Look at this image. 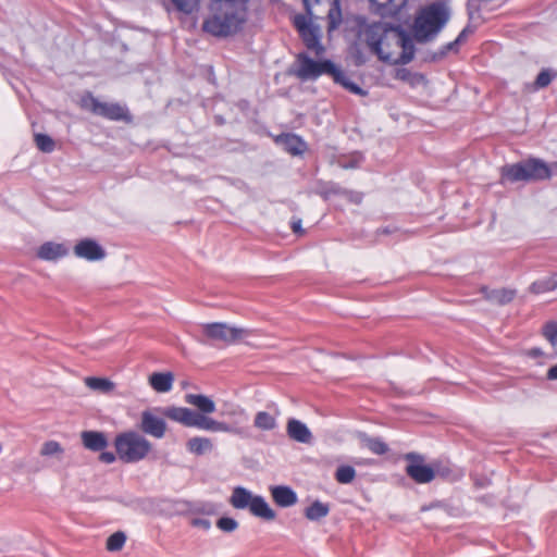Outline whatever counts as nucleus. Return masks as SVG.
Wrapping results in <instances>:
<instances>
[{
  "mask_svg": "<svg viewBox=\"0 0 557 557\" xmlns=\"http://www.w3.org/2000/svg\"><path fill=\"white\" fill-rule=\"evenodd\" d=\"M363 34L364 44L384 62L407 64L414 57L412 39L398 26L373 23Z\"/></svg>",
  "mask_w": 557,
  "mask_h": 557,
  "instance_id": "nucleus-1",
  "label": "nucleus"
},
{
  "mask_svg": "<svg viewBox=\"0 0 557 557\" xmlns=\"http://www.w3.org/2000/svg\"><path fill=\"white\" fill-rule=\"evenodd\" d=\"M249 0H212L211 14L203 21L202 29L215 37L237 33L246 22Z\"/></svg>",
  "mask_w": 557,
  "mask_h": 557,
  "instance_id": "nucleus-2",
  "label": "nucleus"
},
{
  "mask_svg": "<svg viewBox=\"0 0 557 557\" xmlns=\"http://www.w3.org/2000/svg\"><path fill=\"white\" fill-rule=\"evenodd\" d=\"M302 2L307 14H296L293 23L307 49L320 57L325 48L321 44V28L313 23V20L322 18L324 14L327 17L329 12L339 3L338 0H302Z\"/></svg>",
  "mask_w": 557,
  "mask_h": 557,
  "instance_id": "nucleus-3",
  "label": "nucleus"
},
{
  "mask_svg": "<svg viewBox=\"0 0 557 557\" xmlns=\"http://www.w3.org/2000/svg\"><path fill=\"white\" fill-rule=\"evenodd\" d=\"M450 18L448 5L441 1L422 7L416 14L412 35L418 42L432 41Z\"/></svg>",
  "mask_w": 557,
  "mask_h": 557,
  "instance_id": "nucleus-4",
  "label": "nucleus"
},
{
  "mask_svg": "<svg viewBox=\"0 0 557 557\" xmlns=\"http://www.w3.org/2000/svg\"><path fill=\"white\" fill-rule=\"evenodd\" d=\"M554 172H557V169L553 168V163L549 165L542 159L530 158L518 163L504 165L500 169V183L545 181L550 178Z\"/></svg>",
  "mask_w": 557,
  "mask_h": 557,
  "instance_id": "nucleus-5",
  "label": "nucleus"
},
{
  "mask_svg": "<svg viewBox=\"0 0 557 557\" xmlns=\"http://www.w3.org/2000/svg\"><path fill=\"white\" fill-rule=\"evenodd\" d=\"M114 446L116 456L126 463L145 459L152 448L151 443L135 431L119 434L115 437Z\"/></svg>",
  "mask_w": 557,
  "mask_h": 557,
  "instance_id": "nucleus-6",
  "label": "nucleus"
},
{
  "mask_svg": "<svg viewBox=\"0 0 557 557\" xmlns=\"http://www.w3.org/2000/svg\"><path fill=\"white\" fill-rule=\"evenodd\" d=\"M200 336L198 342L202 344H235L250 334L243 327L231 326L223 322L200 324Z\"/></svg>",
  "mask_w": 557,
  "mask_h": 557,
  "instance_id": "nucleus-7",
  "label": "nucleus"
},
{
  "mask_svg": "<svg viewBox=\"0 0 557 557\" xmlns=\"http://www.w3.org/2000/svg\"><path fill=\"white\" fill-rule=\"evenodd\" d=\"M327 18V33L331 34L335 30H342L347 36L357 37L360 41L364 42V32L370 25L366 24L364 18L358 15H344L339 4L329 12Z\"/></svg>",
  "mask_w": 557,
  "mask_h": 557,
  "instance_id": "nucleus-8",
  "label": "nucleus"
},
{
  "mask_svg": "<svg viewBox=\"0 0 557 557\" xmlns=\"http://www.w3.org/2000/svg\"><path fill=\"white\" fill-rule=\"evenodd\" d=\"M335 64L330 60L315 61L306 52L296 55V60L289 70V74L302 82L315 81L323 74L332 75Z\"/></svg>",
  "mask_w": 557,
  "mask_h": 557,
  "instance_id": "nucleus-9",
  "label": "nucleus"
},
{
  "mask_svg": "<svg viewBox=\"0 0 557 557\" xmlns=\"http://www.w3.org/2000/svg\"><path fill=\"white\" fill-rule=\"evenodd\" d=\"M81 107L108 120L131 121V115L125 107L114 102H102L89 92L82 97Z\"/></svg>",
  "mask_w": 557,
  "mask_h": 557,
  "instance_id": "nucleus-10",
  "label": "nucleus"
},
{
  "mask_svg": "<svg viewBox=\"0 0 557 557\" xmlns=\"http://www.w3.org/2000/svg\"><path fill=\"white\" fill-rule=\"evenodd\" d=\"M162 409L156 407L141 411L138 429L147 435L162 438L166 433V422L163 419Z\"/></svg>",
  "mask_w": 557,
  "mask_h": 557,
  "instance_id": "nucleus-11",
  "label": "nucleus"
},
{
  "mask_svg": "<svg viewBox=\"0 0 557 557\" xmlns=\"http://www.w3.org/2000/svg\"><path fill=\"white\" fill-rule=\"evenodd\" d=\"M406 459L410 461L406 467V473L417 483L423 484L429 483L435 478L434 470L423 463L422 456L409 453L406 455Z\"/></svg>",
  "mask_w": 557,
  "mask_h": 557,
  "instance_id": "nucleus-12",
  "label": "nucleus"
},
{
  "mask_svg": "<svg viewBox=\"0 0 557 557\" xmlns=\"http://www.w3.org/2000/svg\"><path fill=\"white\" fill-rule=\"evenodd\" d=\"M193 428H198L205 431L211 432H224L240 435L243 433L242 428L234 424H228L223 421H218L207 414L196 413L195 422Z\"/></svg>",
  "mask_w": 557,
  "mask_h": 557,
  "instance_id": "nucleus-13",
  "label": "nucleus"
},
{
  "mask_svg": "<svg viewBox=\"0 0 557 557\" xmlns=\"http://www.w3.org/2000/svg\"><path fill=\"white\" fill-rule=\"evenodd\" d=\"M74 253L76 257L88 261H99L106 257V250L91 238H84L77 242L74 246Z\"/></svg>",
  "mask_w": 557,
  "mask_h": 557,
  "instance_id": "nucleus-14",
  "label": "nucleus"
},
{
  "mask_svg": "<svg viewBox=\"0 0 557 557\" xmlns=\"http://www.w3.org/2000/svg\"><path fill=\"white\" fill-rule=\"evenodd\" d=\"M196 413V411L186 407L168 406L162 409V414L165 418L187 428L194 426Z\"/></svg>",
  "mask_w": 557,
  "mask_h": 557,
  "instance_id": "nucleus-15",
  "label": "nucleus"
},
{
  "mask_svg": "<svg viewBox=\"0 0 557 557\" xmlns=\"http://www.w3.org/2000/svg\"><path fill=\"white\" fill-rule=\"evenodd\" d=\"M81 440L84 447L91 451H102L108 446V438L99 431H83Z\"/></svg>",
  "mask_w": 557,
  "mask_h": 557,
  "instance_id": "nucleus-16",
  "label": "nucleus"
},
{
  "mask_svg": "<svg viewBox=\"0 0 557 557\" xmlns=\"http://www.w3.org/2000/svg\"><path fill=\"white\" fill-rule=\"evenodd\" d=\"M286 431L288 436L299 443H310L312 434L305 423L297 419H289L287 421Z\"/></svg>",
  "mask_w": 557,
  "mask_h": 557,
  "instance_id": "nucleus-17",
  "label": "nucleus"
},
{
  "mask_svg": "<svg viewBox=\"0 0 557 557\" xmlns=\"http://www.w3.org/2000/svg\"><path fill=\"white\" fill-rule=\"evenodd\" d=\"M185 401L195 407L200 414H211L215 411V403L206 395L202 394H186L184 397Z\"/></svg>",
  "mask_w": 557,
  "mask_h": 557,
  "instance_id": "nucleus-18",
  "label": "nucleus"
},
{
  "mask_svg": "<svg viewBox=\"0 0 557 557\" xmlns=\"http://www.w3.org/2000/svg\"><path fill=\"white\" fill-rule=\"evenodd\" d=\"M67 252L69 250L63 244L47 242L38 248L37 257L42 260L54 261L66 256Z\"/></svg>",
  "mask_w": 557,
  "mask_h": 557,
  "instance_id": "nucleus-19",
  "label": "nucleus"
},
{
  "mask_svg": "<svg viewBox=\"0 0 557 557\" xmlns=\"http://www.w3.org/2000/svg\"><path fill=\"white\" fill-rule=\"evenodd\" d=\"M270 492L273 500L280 507H290L297 503L296 493L288 486H272Z\"/></svg>",
  "mask_w": 557,
  "mask_h": 557,
  "instance_id": "nucleus-20",
  "label": "nucleus"
},
{
  "mask_svg": "<svg viewBox=\"0 0 557 557\" xmlns=\"http://www.w3.org/2000/svg\"><path fill=\"white\" fill-rule=\"evenodd\" d=\"M255 496L256 495H253L247 488L243 486H236L233 488L228 502L235 509H249Z\"/></svg>",
  "mask_w": 557,
  "mask_h": 557,
  "instance_id": "nucleus-21",
  "label": "nucleus"
},
{
  "mask_svg": "<svg viewBox=\"0 0 557 557\" xmlns=\"http://www.w3.org/2000/svg\"><path fill=\"white\" fill-rule=\"evenodd\" d=\"M249 511L251 515L261 518L267 521H272L276 518L275 511L269 506V504L265 502V499L260 496L256 495L251 506L249 508Z\"/></svg>",
  "mask_w": 557,
  "mask_h": 557,
  "instance_id": "nucleus-22",
  "label": "nucleus"
},
{
  "mask_svg": "<svg viewBox=\"0 0 557 557\" xmlns=\"http://www.w3.org/2000/svg\"><path fill=\"white\" fill-rule=\"evenodd\" d=\"M174 375L171 372H154L149 376L150 386L158 393H166L172 389Z\"/></svg>",
  "mask_w": 557,
  "mask_h": 557,
  "instance_id": "nucleus-23",
  "label": "nucleus"
},
{
  "mask_svg": "<svg viewBox=\"0 0 557 557\" xmlns=\"http://www.w3.org/2000/svg\"><path fill=\"white\" fill-rule=\"evenodd\" d=\"M375 5V12L382 16L396 15L407 0H370Z\"/></svg>",
  "mask_w": 557,
  "mask_h": 557,
  "instance_id": "nucleus-24",
  "label": "nucleus"
},
{
  "mask_svg": "<svg viewBox=\"0 0 557 557\" xmlns=\"http://www.w3.org/2000/svg\"><path fill=\"white\" fill-rule=\"evenodd\" d=\"M84 383L91 391L103 395H109L115 389V383L108 377L87 376Z\"/></svg>",
  "mask_w": 557,
  "mask_h": 557,
  "instance_id": "nucleus-25",
  "label": "nucleus"
},
{
  "mask_svg": "<svg viewBox=\"0 0 557 557\" xmlns=\"http://www.w3.org/2000/svg\"><path fill=\"white\" fill-rule=\"evenodd\" d=\"M482 293L484 294V297L490 300L491 302L497 304V305H506L510 302L515 298V290L507 289V288H499V289H487L486 287L482 288Z\"/></svg>",
  "mask_w": 557,
  "mask_h": 557,
  "instance_id": "nucleus-26",
  "label": "nucleus"
},
{
  "mask_svg": "<svg viewBox=\"0 0 557 557\" xmlns=\"http://www.w3.org/2000/svg\"><path fill=\"white\" fill-rule=\"evenodd\" d=\"M277 141L282 144L283 148L287 152L294 156L301 154L306 149V144L300 139V137L293 134L278 137Z\"/></svg>",
  "mask_w": 557,
  "mask_h": 557,
  "instance_id": "nucleus-27",
  "label": "nucleus"
},
{
  "mask_svg": "<svg viewBox=\"0 0 557 557\" xmlns=\"http://www.w3.org/2000/svg\"><path fill=\"white\" fill-rule=\"evenodd\" d=\"M186 447L190 453L201 456L213 449V443L209 437L195 436L187 441Z\"/></svg>",
  "mask_w": 557,
  "mask_h": 557,
  "instance_id": "nucleus-28",
  "label": "nucleus"
},
{
  "mask_svg": "<svg viewBox=\"0 0 557 557\" xmlns=\"http://www.w3.org/2000/svg\"><path fill=\"white\" fill-rule=\"evenodd\" d=\"M335 83L342 85L345 89L349 90L355 95L364 96L367 92L362 90L356 83L351 82L349 77L336 66L331 75Z\"/></svg>",
  "mask_w": 557,
  "mask_h": 557,
  "instance_id": "nucleus-29",
  "label": "nucleus"
},
{
  "mask_svg": "<svg viewBox=\"0 0 557 557\" xmlns=\"http://www.w3.org/2000/svg\"><path fill=\"white\" fill-rule=\"evenodd\" d=\"M39 455L45 458H55L57 460H61L64 455V448L57 441H47L42 443Z\"/></svg>",
  "mask_w": 557,
  "mask_h": 557,
  "instance_id": "nucleus-30",
  "label": "nucleus"
},
{
  "mask_svg": "<svg viewBox=\"0 0 557 557\" xmlns=\"http://www.w3.org/2000/svg\"><path fill=\"white\" fill-rule=\"evenodd\" d=\"M330 512V506L320 500H314L305 509V517L310 521H318L326 517Z\"/></svg>",
  "mask_w": 557,
  "mask_h": 557,
  "instance_id": "nucleus-31",
  "label": "nucleus"
},
{
  "mask_svg": "<svg viewBox=\"0 0 557 557\" xmlns=\"http://www.w3.org/2000/svg\"><path fill=\"white\" fill-rule=\"evenodd\" d=\"M361 444L375 455H384L388 451V446L380 438L362 435Z\"/></svg>",
  "mask_w": 557,
  "mask_h": 557,
  "instance_id": "nucleus-32",
  "label": "nucleus"
},
{
  "mask_svg": "<svg viewBox=\"0 0 557 557\" xmlns=\"http://www.w3.org/2000/svg\"><path fill=\"white\" fill-rule=\"evenodd\" d=\"M253 424L262 431H271L276 428V420L273 416L265 411L257 412Z\"/></svg>",
  "mask_w": 557,
  "mask_h": 557,
  "instance_id": "nucleus-33",
  "label": "nucleus"
},
{
  "mask_svg": "<svg viewBox=\"0 0 557 557\" xmlns=\"http://www.w3.org/2000/svg\"><path fill=\"white\" fill-rule=\"evenodd\" d=\"M356 478V470L351 466H341L335 472V479L341 484H349Z\"/></svg>",
  "mask_w": 557,
  "mask_h": 557,
  "instance_id": "nucleus-34",
  "label": "nucleus"
},
{
  "mask_svg": "<svg viewBox=\"0 0 557 557\" xmlns=\"http://www.w3.org/2000/svg\"><path fill=\"white\" fill-rule=\"evenodd\" d=\"M125 541L126 535L117 531L108 537L106 547L110 552H119L123 548Z\"/></svg>",
  "mask_w": 557,
  "mask_h": 557,
  "instance_id": "nucleus-35",
  "label": "nucleus"
},
{
  "mask_svg": "<svg viewBox=\"0 0 557 557\" xmlns=\"http://www.w3.org/2000/svg\"><path fill=\"white\" fill-rule=\"evenodd\" d=\"M171 2L177 11L186 14L196 11L200 4V0H171Z\"/></svg>",
  "mask_w": 557,
  "mask_h": 557,
  "instance_id": "nucleus-36",
  "label": "nucleus"
},
{
  "mask_svg": "<svg viewBox=\"0 0 557 557\" xmlns=\"http://www.w3.org/2000/svg\"><path fill=\"white\" fill-rule=\"evenodd\" d=\"M35 143L39 150L42 152H52L54 150V141L53 139L45 134H36L35 135Z\"/></svg>",
  "mask_w": 557,
  "mask_h": 557,
  "instance_id": "nucleus-37",
  "label": "nucleus"
},
{
  "mask_svg": "<svg viewBox=\"0 0 557 557\" xmlns=\"http://www.w3.org/2000/svg\"><path fill=\"white\" fill-rule=\"evenodd\" d=\"M532 287L536 293L553 290L557 287V275L554 274L546 280L535 282Z\"/></svg>",
  "mask_w": 557,
  "mask_h": 557,
  "instance_id": "nucleus-38",
  "label": "nucleus"
},
{
  "mask_svg": "<svg viewBox=\"0 0 557 557\" xmlns=\"http://www.w3.org/2000/svg\"><path fill=\"white\" fill-rule=\"evenodd\" d=\"M344 189L335 183H325L320 187L319 194L324 198L329 199L332 195H342Z\"/></svg>",
  "mask_w": 557,
  "mask_h": 557,
  "instance_id": "nucleus-39",
  "label": "nucleus"
},
{
  "mask_svg": "<svg viewBox=\"0 0 557 557\" xmlns=\"http://www.w3.org/2000/svg\"><path fill=\"white\" fill-rule=\"evenodd\" d=\"M222 414L231 418H243L245 420L247 419L246 411L236 405H225Z\"/></svg>",
  "mask_w": 557,
  "mask_h": 557,
  "instance_id": "nucleus-40",
  "label": "nucleus"
},
{
  "mask_svg": "<svg viewBox=\"0 0 557 557\" xmlns=\"http://www.w3.org/2000/svg\"><path fill=\"white\" fill-rule=\"evenodd\" d=\"M216 527L224 532H233L238 528V522L230 517H222L216 521Z\"/></svg>",
  "mask_w": 557,
  "mask_h": 557,
  "instance_id": "nucleus-41",
  "label": "nucleus"
},
{
  "mask_svg": "<svg viewBox=\"0 0 557 557\" xmlns=\"http://www.w3.org/2000/svg\"><path fill=\"white\" fill-rule=\"evenodd\" d=\"M544 336L557 351V323L547 324L544 327Z\"/></svg>",
  "mask_w": 557,
  "mask_h": 557,
  "instance_id": "nucleus-42",
  "label": "nucleus"
},
{
  "mask_svg": "<svg viewBox=\"0 0 557 557\" xmlns=\"http://www.w3.org/2000/svg\"><path fill=\"white\" fill-rule=\"evenodd\" d=\"M552 81L553 75L550 74V72L548 70H543L539 73L534 82L535 88H545L552 83Z\"/></svg>",
  "mask_w": 557,
  "mask_h": 557,
  "instance_id": "nucleus-43",
  "label": "nucleus"
},
{
  "mask_svg": "<svg viewBox=\"0 0 557 557\" xmlns=\"http://www.w3.org/2000/svg\"><path fill=\"white\" fill-rule=\"evenodd\" d=\"M342 196L355 205H359L362 201V194L358 191L344 189Z\"/></svg>",
  "mask_w": 557,
  "mask_h": 557,
  "instance_id": "nucleus-44",
  "label": "nucleus"
},
{
  "mask_svg": "<svg viewBox=\"0 0 557 557\" xmlns=\"http://www.w3.org/2000/svg\"><path fill=\"white\" fill-rule=\"evenodd\" d=\"M191 525L195 528H199L202 530H209L211 528V522L206 518H194L190 521Z\"/></svg>",
  "mask_w": 557,
  "mask_h": 557,
  "instance_id": "nucleus-45",
  "label": "nucleus"
},
{
  "mask_svg": "<svg viewBox=\"0 0 557 557\" xmlns=\"http://www.w3.org/2000/svg\"><path fill=\"white\" fill-rule=\"evenodd\" d=\"M99 459L104 463H112L115 461L116 456L111 451H101Z\"/></svg>",
  "mask_w": 557,
  "mask_h": 557,
  "instance_id": "nucleus-46",
  "label": "nucleus"
},
{
  "mask_svg": "<svg viewBox=\"0 0 557 557\" xmlns=\"http://www.w3.org/2000/svg\"><path fill=\"white\" fill-rule=\"evenodd\" d=\"M292 230L295 234L302 235L305 231L301 227V220L300 219H293L292 221Z\"/></svg>",
  "mask_w": 557,
  "mask_h": 557,
  "instance_id": "nucleus-47",
  "label": "nucleus"
},
{
  "mask_svg": "<svg viewBox=\"0 0 557 557\" xmlns=\"http://www.w3.org/2000/svg\"><path fill=\"white\" fill-rule=\"evenodd\" d=\"M527 356L531 358H537L543 356V351L540 348H531L527 350Z\"/></svg>",
  "mask_w": 557,
  "mask_h": 557,
  "instance_id": "nucleus-48",
  "label": "nucleus"
},
{
  "mask_svg": "<svg viewBox=\"0 0 557 557\" xmlns=\"http://www.w3.org/2000/svg\"><path fill=\"white\" fill-rule=\"evenodd\" d=\"M547 377L549 380H557V364L556 366H553L548 372H547Z\"/></svg>",
  "mask_w": 557,
  "mask_h": 557,
  "instance_id": "nucleus-49",
  "label": "nucleus"
},
{
  "mask_svg": "<svg viewBox=\"0 0 557 557\" xmlns=\"http://www.w3.org/2000/svg\"><path fill=\"white\" fill-rule=\"evenodd\" d=\"M463 34H465V32H462V33L458 36V38H457L455 41L449 42V44L446 46V49H447V50H451V49H454V47H455V46H456V45L461 40V38H462Z\"/></svg>",
  "mask_w": 557,
  "mask_h": 557,
  "instance_id": "nucleus-50",
  "label": "nucleus"
},
{
  "mask_svg": "<svg viewBox=\"0 0 557 557\" xmlns=\"http://www.w3.org/2000/svg\"><path fill=\"white\" fill-rule=\"evenodd\" d=\"M2 453V444L0 443V454Z\"/></svg>",
  "mask_w": 557,
  "mask_h": 557,
  "instance_id": "nucleus-51",
  "label": "nucleus"
}]
</instances>
